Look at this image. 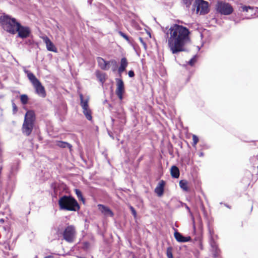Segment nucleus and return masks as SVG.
<instances>
[{"mask_svg": "<svg viewBox=\"0 0 258 258\" xmlns=\"http://www.w3.org/2000/svg\"><path fill=\"white\" fill-rule=\"evenodd\" d=\"M167 36L169 49L173 54L186 51V46L190 43V31L185 27L173 24L164 30Z\"/></svg>", "mask_w": 258, "mask_h": 258, "instance_id": "f257e3e1", "label": "nucleus"}, {"mask_svg": "<svg viewBox=\"0 0 258 258\" xmlns=\"http://www.w3.org/2000/svg\"><path fill=\"white\" fill-rule=\"evenodd\" d=\"M58 205L61 210L76 211L80 208L77 201L73 197L63 196L58 201Z\"/></svg>", "mask_w": 258, "mask_h": 258, "instance_id": "f03ea898", "label": "nucleus"}, {"mask_svg": "<svg viewBox=\"0 0 258 258\" xmlns=\"http://www.w3.org/2000/svg\"><path fill=\"white\" fill-rule=\"evenodd\" d=\"M24 73L35 89V93L40 97L44 98L46 96V93L44 87L42 85L40 81L35 77V76L30 71L27 70L25 67L23 68Z\"/></svg>", "mask_w": 258, "mask_h": 258, "instance_id": "7ed1b4c3", "label": "nucleus"}, {"mask_svg": "<svg viewBox=\"0 0 258 258\" xmlns=\"http://www.w3.org/2000/svg\"><path fill=\"white\" fill-rule=\"evenodd\" d=\"M35 117L34 112L32 110L28 111L24 118L22 131L27 136H29L33 128Z\"/></svg>", "mask_w": 258, "mask_h": 258, "instance_id": "20e7f679", "label": "nucleus"}, {"mask_svg": "<svg viewBox=\"0 0 258 258\" xmlns=\"http://www.w3.org/2000/svg\"><path fill=\"white\" fill-rule=\"evenodd\" d=\"M0 22L4 30L13 34L16 33L17 24H19L15 18H12L8 15H4L1 17Z\"/></svg>", "mask_w": 258, "mask_h": 258, "instance_id": "39448f33", "label": "nucleus"}, {"mask_svg": "<svg viewBox=\"0 0 258 258\" xmlns=\"http://www.w3.org/2000/svg\"><path fill=\"white\" fill-rule=\"evenodd\" d=\"M217 236L214 234V231L213 229L209 228V242L211 246V250L213 253V256L218 257L220 254V249L218 248L216 239Z\"/></svg>", "mask_w": 258, "mask_h": 258, "instance_id": "423d86ee", "label": "nucleus"}, {"mask_svg": "<svg viewBox=\"0 0 258 258\" xmlns=\"http://www.w3.org/2000/svg\"><path fill=\"white\" fill-rule=\"evenodd\" d=\"M216 10L218 13L223 15H229L233 12V7L230 4L222 1L218 2Z\"/></svg>", "mask_w": 258, "mask_h": 258, "instance_id": "0eeeda50", "label": "nucleus"}, {"mask_svg": "<svg viewBox=\"0 0 258 258\" xmlns=\"http://www.w3.org/2000/svg\"><path fill=\"white\" fill-rule=\"evenodd\" d=\"M79 96L81 100L80 104L83 108V113L88 120H91L92 117L91 110L89 108L88 105L89 98L84 99L83 96L82 94H80Z\"/></svg>", "mask_w": 258, "mask_h": 258, "instance_id": "6e6552de", "label": "nucleus"}, {"mask_svg": "<svg viewBox=\"0 0 258 258\" xmlns=\"http://www.w3.org/2000/svg\"><path fill=\"white\" fill-rule=\"evenodd\" d=\"M194 6L197 8V13L202 15L209 12L208 3L204 0H196Z\"/></svg>", "mask_w": 258, "mask_h": 258, "instance_id": "1a4fd4ad", "label": "nucleus"}, {"mask_svg": "<svg viewBox=\"0 0 258 258\" xmlns=\"http://www.w3.org/2000/svg\"><path fill=\"white\" fill-rule=\"evenodd\" d=\"M75 234L76 231L74 226L70 225L65 228L63 232V237L67 241L72 242L74 241Z\"/></svg>", "mask_w": 258, "mask_h": 258, "instance_id": "9d476101", "label": "nucleus"}, {"mask_svg": "<svg viewBox=\"0 0 258 258\" xmlns=\"http://www.w3.org/2000/svg\"><path fill=\"white\" fill-rule=\"evenodd\" d=\"M18 32V37L22 39L28 37L30 33L31 30L29 27L22 26L20 23L17 24L16 33Z\"/></svg>", "mask_w": 258, "mask_h": 258, "instance_id": "9b49d317", "label": "nucleus"}, {"mask_svg": "<svg viewBox=\"0 0 258 258\" xmlns=\"http://www.w3.org/2000/svg\"><path fill=\"white\" fill-rule=\"evenodd\" d=\"M115 81L116 83V94L119 99L121 100L123 99V94L124 91V83L123 81L119 78L115 79Z\"/></svg>", "mask_w": 258, "mask_h": 258, "instance_id": "f8f14e48", "label": "nucleus"}, {"mask_svg": "<svg viewBox=\"0 0 258 258\" xmlns=\"http://www.w3.org/2000/svg\"><path fill=\"white\" fill-rule=\"evenodd\" d=\"M41 39L43 40V42L45 43L47 49L48 51H52L54 52H57V49L53 44V43L51 41L49 38L46 36H42L41 37Z\"/></svg>", "mask_w": 258, "mask_h": 258, "instance_id": "ddd939ff", "label": "nucleus"}, {"mask_svg": "<svg viewBox=\"0 0 258 258\" xmlns=\"http://www.w3.org/2000/svg\"><path fill=\"white\" fill-rule=\"evenodd\" d=\"M174 236L175 239L179 242H186L189 241L191 240L190 236H183L180 233L178 232L176 230L174 233Z\"/></svg>", "mask_w": 258, "mask_h": 258, "instance_id": "4468645a", "label": "nucleus"}, {"mask_svg": "<svg viewBox=\"0 0 258 258\" xmlns=\"http://www.w3.org/2000/svg\"><path fill=\"white\" fill-rule=\"evenodd\" d=\"M253 8L250 6H242L239 7V11L243 12H250L249 15L246 16L244 19H250L252 17V14L253 13Z\"/></svg>", "mask_w": 258, "mask_h": 258, "instance_id": "2eb2a0df", "label": "nucleus"}, {"mask_svg": "<svg viewBox=\"0 0 258 258\" xmlns=\"http://www.w3.org/2000/svg\"><path fill=\"white\" fill-rule=\"evenodd\" d=\"M99 67L103 70L109 69V62L105 61L103 58L98 57L97 58Z\"/></svg>", "mask_w": 258, "mask_h": 258, "instance_id": "dca6fc26", "label": "nucleus"}, {"mask_svg": "<svg viewBox=\"0 0 258 258\" xmlns=\"http://www.w3.org/2000/svg\"><path fill=\"white\" fill-rule=\"evenodd\" d=\"M165 184L164 180H161L155 189V192L159 197H161L163 194Z\"/></svg>", "mask_w": 258, "mask_h": 258, "instance_id": "f3484780", "label": "nucleus"}, {"mask_svg": "<svg viewBox=\"0 0 258 258\" xmlns=\"http://www.w3.org/2000/svg\"><path fill=\"white\" fill-rule=\"evenodd\" d=\"M98 206L99 210L105 216H109L110 217L113 216L112 212L108 207L101 204L98 205Z\"/></svg>", "mask_w": 258, "mask_h": 258, "instance_id": "a211bd4d", "label": "nucleus"}, {"mask_svg": "<svg viewBox=\"0 0 258 258\" xmlns=\"http://www.w3.org/2000/svg\"><path fill=\"white\" fill-rule=\"evenodd\" d=\"M127 64L128 62L126 58L125 57L122 58L120 60V66L118 69V73L121 74L122 72H123L125 70Z\"/></svg>", "mask_w": 258, "mask_h": 258, "instance_id": "6ab92c4d", "label": "nucleus"}, {"mask_svg": "<svg viewBox=\"0 0 258 258\" xmlns=\"http://www.w3.org/2000/svg\"><path fill=\"white\" fill-rule=\"evenodd\" d=\"M171 175L172 177L177 178L179 176V169L176 166H173L171 168Z\"/></svg>", "mask_w": 258, "mask_h": 258, "instance_id": "aec40b11", "label": "nucleus"}, {"mask_svg": "<svg viewBox=\"0 0 258 258\" xmlns=\"http://www.w3.org/2000/svg\"><path fill=\"white\" fill-rule=\"evenodd\" d=\"M96 77L101 82L102 85L104 84L106 80V75L104 73H101L99 71H97L96 73Z\"/></svg>", "mask_w": 258, "mask_h": 258, "instance_id": "412c9836", "label": "nucleus"}, {"mask_svg": "<svg viewBox=\"0 0 258 258\" xmlns=\"http://www.w3.org/2000/svg\"><path fill=\"white\" fill-rule=\"evenodd\" d=\"M179 185L180 187L184 191H187L189 190L188 187V182L186 180H181L179 181Z\"/></svg>", "mask_w": 258, "mask_h": 258, "instance_id": "4be33fe9", "label": "nucleus"}, {"mask_svg": "<svg viewBox=\"0 0 258 258\" xmlns=\"http://www.w3.org/2000/svg\"><path fill=\"white\" fill-rule=\"evenodd\" d=\"M56 146L62 148H71L72 146L68 143L63 141H57L56 143Z\"/></svg>", "mask_w": 258, "mask_h": 258, "instance_id": "5701e85b", "label": "nucleus"}, {"mask_svg": "<svg viewBox=\"0 0 258 258\" xmlns=\"http://www.w3.org/2000/svg\"><path fill=\"white\" fill-rule=\"evenodd\" d=\"M20 99L23 104H26L28 101V97L27 95L23 94L20 96Z\"/></svg>", "mask_w": 258, "mask_h": 258, "instance_id": "b1692460", "label": "nucleus"}, {"mask_svg": "<svg viewBox=\"0 0 258 258\" xmlns=\"http://www.w3.org/2000/svg\"><path fill=\"white\" fill-rule=\"evenodd\" d=\"M75 193L79 199V200L82 201L83 202H84V199L83 198V197L82 196V192L80 190L78 189H75Z\"/></svg>", "mask_w": 258, "mask_h": 258, "instance_id": "393cba45", "label": "nucleus"}, {"mask_svg": "<svg viewBox=\"0 0 258 258\" xmlns=\"http://www.w3.org/2000/svg\"><path fill=\"white\" fill-rule=\"evenodd\" d=\"M118 33L121 37L124 38L128 43H131V38L128 37L126 34H125L121 31H119Z\"/></svg>", "mask_w": 258, "mask_h": 258, "instance_id": "a878e982", "label": "nucleus"}, {"mask_svg": "<svg viewBox=\"0 0 258 258\" xmlns=\"http://www.w3.org/2000/svg\"><path fill=\"white\" fill-rule=\"evenodd\" d=\"M166 254H167V256L168 258H173L171 247H169L167 248V250H166Z\"/></svg>", "mask_w": 258, "mask_h": 258, "instance_id": "bb28decb", "label": "nucleus"}, {"mask_svg": "<svg viewBox=\"0 0 258 258\" xmlns=\"http://www.w3.org/2000/svg\"><path fill=\"white\" fill-rule=\"evenodd\" d=\"M192 141H193L192 146L196 148V145L198 143V142H199L198 137L196 135H192Z\"/></svg>", "mask_w": 258, "mask_h": 258, "instance_id": "cd10ccee", "label": "nucleus"}, {"mask_svg": "<svg viewBox=\"0 0 258 258\" xmlns=\"http://www.w3.org/2000/svg\"><path fill=\"white\" fill-rule=\"evenodd\" d=\"M197 61V55H194L192 58L190 59V60L188 62V63L191 66H193L196 62Z\"/></svg>", "mask_w": 258, "mask_h": 258, "instance_id": "c85d7f7f", "label": "nucleus"}, {"mask_svg": "<svg viewBox=\"0 0 258 258\" xmlns=\"http://www.w3.org/2000/svg\"><path fill=\"white\" fill-rule=\"evenodd\" d=\"M183 3L186 5V7L189 8L191 5L193 0H182Z\"/></svg>", "mask_w": 258, "mask_h": 258, "instance_id": "c756f323", "label": "nucleus"}, {"mask_svg": "<svg viewBox=\"0 0 258 258\" xmlns=\"http://www.w3.org/2000/svg\"><path fill=\"white\" fill-rule=\"evenodd\" d=\"M130 209L132 211V214L135 216L136 217V214H137V213H136V211L135 210V209L132 207V206H131L130 207Z\"/></svg>", "mask_w": 258, "mask_h": 258, "instance_id": "7c9ffc66", "label": "nucleus"}, {"mask_svg": "<svg viewBox=\"0 0 258 258\" xmlns=\"http://www.w3.org/2000/svg\"><path fill=\"white\" fill-rule=\"evenodd\" d=\"M128 76L130 77V78H133L135 76V73H134V72L133 71H130L128 73Z\"/></svg>", "mask_w": 258, "mask_h": 258, "instance_id": "2f4dec72", "label": "nucleus"}, {"mask_svg": "<svg viewBox=\"0 0 258 258\" xmlns=\"http://www.w3.org/2000/svg\"><path fill=\"white\" fill-rule=\"evenodd\" d=\"M4 244L5 245V248L6 249H7V250L10 249V245L8 242H5L4 243Z\"/></svg>", "mask_w": 258, "mask_h": 258, "instance_id": "473e14b6", "label": "nucleus"}, {"mask_svg": "<svg viewBox=\"0 0 258 258\" xmlns=\"http://www.w3.org/2000/svg\"><path fill=\"white\" fill-rule=\"evenodd\" d=\"M13 110L14 113L17 111V106L14 103H13Z\"/></svg>", "mask_w": 258, "mask_h": 258, "instance_id": "72a5a7b5", "label": "nucleus"}, {"mask_svg": "<svg viewBox=\"0 0 258 258\" xmlns=\"http://www.w3.org/2000/svg\"><path fill=\"white\" fill-rule=\"evenodd\" d=\"M3 153V144L0 142V158L2 156Z\"/></svg>", "mask_w": 258, "mask_h": 258, "instance_id": "f704fd0d", "label": "nucleus"}, {"mask_svg": "<svg viewBox=\"0 0 258 258\" xmlns=\"http://www.w3.org/2000/svg\"><path fill=\"white\" fill-rule=\"evenodd\" d=\"M139 40H140V42H141V43L145 47L146 46V43L144 42V41L143 40V39L142 38H141V37H140L139 38Z\"/></svg>", "mask_w": 258, "mask_h": 258, "instance_id": "c9c22d12", "label": "nucleus"}, {"mask_svg": "<svg viewBox=\"0 0 258 258\" xmlns=\"http://www.w3.org/2000/svg\"><path fill=\"white\" fill-rule=\"evenodd\" d=\"M199 246L201 249H203V245L202 244V242L201 241L199 242Z\"/></svg>", "mask_w": 258, "mask_h": 258, "instance_id": "e433bc0d", "label": "nucleus"}, {"mask_svg": "<svg viewBox=\"0 0 258 258\" xmlns=\"http://www.w3.org/2000/svg\"><path fill=\"white\" fill-rule=\"evenodd\" d=\"M204 156V153L203 152H201L200 154H199V156L200 157H203Z\"/></svg>", "mask_w": 258, "mask_h": 258, "instance_id": "4c0bfd02", "label": "nucleus"}, {"mask_svg": "<svg viewBox=\"0 0 258 258\" xmlns=\"http://www.w3.org/2000/svg\"><path fill=\"white\" fill-rule=\"evenodd\" d=\"M44 258H53V257L51 255H48V256H45Z\"/></svg>", "mask_w": 258, "mask_h": 258, "instance_id": "58836bf2", "label": "nucleus"}, {"mask_svg": "<svg viewBox=\"0 0 258 258\" xmlns=\"http://www.w3.org/2000/svg\"><path fill=\"white\" fill-rule=\"evenodd\" d=\"M186 209H187V210H188V211L189 212H190L189 208L188 206H186Z\"/></svg>", "mask_w": 258, "mask_h": 258, "instance_id": "ea45409f", "label": "nucleus"}, {"mask_svg": "<svg viewBox=\"0 0 258 258\" xmlns=\"http://www.w3.org/2000/svg\"><path fill=\"white\" fill-rule=\"evenodd\" d=\"M92 0H88V3L91 4Z\"/></svg>", "mask_w": 258, "mask_h": 258, "instance_id": "a19ab883", "label": "nucleus"}, {"mask_svg": "<svg viewBox=\"0 0 258 258\" xmlns=\"http://www.w3.org/2000/svg\"><path fill=\"white\" fill-rule=\"evenodd\" d=\"M202 209H203V211L205 212V208H204L203 205H202Z\"/></svg>", "mask_w": 258, "mask_h": 258, "instance_id": "79ce46f5", "label": "nucleus"}, {"mask_svg": "<svg viewBox=\"0 0 258 258\" xmlns=\"http://www.w3.org/2000/svg\"><path fill=\"white\" fill-rule=\"evenodd\" d=\"M122 117H123V118H124V115H123V114H122Z\"/></svg>", "mask_w": 258, "mask_h": 258, "instance_id": "37998d69", "label": "nucleus"}, {"mask_svg": "<svg viewBox=\"0 0 258 258\" xmlns=\"http://www.w3.org/2000/svg\"><path fill=\"white\" fill-rule=\"evenodd\" d=\"M3 221H4V220L1 219V222H3Z\"/></svg>", "mask_w": 258, "mask_h": 258, "instance_id": "c03bdc74", "label": "nucleus"}, {"mask_svg": "<svg viewBox=\"0 0 258 258\" xmlns=\"http://www.w3.org/2000/svg\"><path fill=\"white\" fill-rule=\"evenodd\" d=\"M3 221H4V220L1 219V222H3Z\"/></svg>", "mask_w": 258, "mask_h": 258, "instance_id": "a18cd8bd", "label": "nucleus"}, {"mask_svg": "<svg viewBox=\"0 0 258 258\" xmlns=\"http://www.w3.org/2000/svg\"><path fill=\"white\" fill-rule=\"evenodd\" d=\"M34 258H38V257H37V256H36L35 257H34Z\"/></svg>", "mask_w": 258, "mask_h": 258, "instance_id": "49530a36", "label": "nucleus"}]
</instances>
